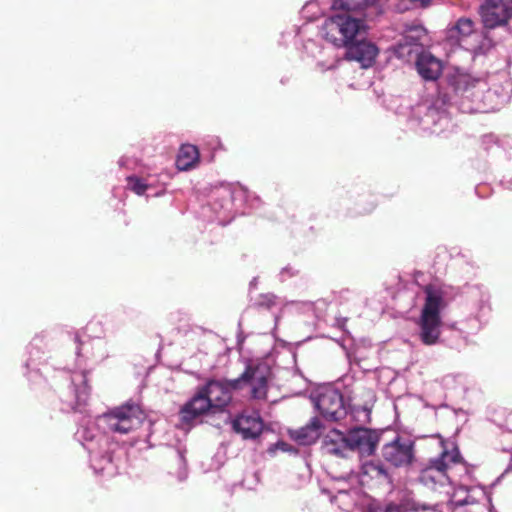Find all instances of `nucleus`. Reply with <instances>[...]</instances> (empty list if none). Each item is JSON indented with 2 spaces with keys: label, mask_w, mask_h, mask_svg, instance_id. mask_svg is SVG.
<instances>
[{
  "label": "nucleus",
  "mask_w": 512,
  "mask_h": 512,
  "mask_svg": "<svg viewBox=\"0 0 512 512\" xmlns=\"http://www.w3.org/2000/svg\"><path fill=\"white\" fill-rule=\"evenodd\" d=\"M144 415L137 405H124L92 420L84 419L75 436L87 450L90 465L99 475L113 476L117 472L105 433L128 434L139 428Z\"/></svg>",
  "instance_id": "obj_1"
},
{
  "label": "nucleus",
  "mask_w": 512,
  "mask_h": 512,
  "mask_svg": "<svg viewBox=\"0 0 512 512\" xmlns=\"http://www.w3.org/2000/svg\"><path fill=\"white\" fill-rule=\"evenodd\" d=\"M510 84L499 91L490 89L484 80L460 76L456 82V92L462 98L460 110L464 113H487L500 109L510 98Z\"/></svg>",
  "instance_id": "obj_2"
},
{
  "label": "nucleus",
  "mask_w": 512,
  "mask_h": 512,
  "mask_svg": "<svg viewBox=\"0 0 512 512\" xmlns=\"http://www.w3.org/2000/svg\"><path fill=\"white\" fill-rule=\"evenodd\" d=\"M360 7L361 4L356 0H334L332 8L339 13L325 20L322 27L323 37L334 46L342 47L356 36L364 34V21L353 15Z\"/></svg>",
  "instance_id": "obj_3"
},
{
  "label": "nucleus",
  "mask_w": 512,
  "mask_h": 512,
  "mask_svg": "<svg viewBox=\"0 0 512 512\" xmlns=\"http://www.w3.org/2000/svg\"><path fill=\"white\" fill-rule=\"evenodd\" d=\"M425 302L419 319V337L425 345H434L441 334V312L454 298L446 285L431 284L425 287Z\"/></svg>",
  "instance_id": "obj_4"
},
{
  "label": "nucleus",
  "mask_w": 512,
  "mask_h": 512,
  "mask_svg": "<svg viewBox=\"0 0 512 512\" xmlns=\"http://www.w3.org/2000/svg\"><path fill=\"white\" fill-rule=\"evenodd\" d=\"M441 444L443 446L441 454L431 459L420 471L419 481L430 488L452 483L454 479V466L460 463L461 460L457 447L451 444V450H449L443 441Z\"/></svg>",
  "instance_id": "obj_5"
},
{
  "label": "nucleus",
  "mask_w": 512,
  "mask_h": 512,
  "mask_svg": "<svg viewBox=\"0 0 512 512\" xmlns=\"http://www.w3.org/2000/svg\"><path fill=\"white\" fill-rule=\"evenodd\" d=\"M212 199L211 206L217 214L222 210L229 212L233 206L241 207L245 204L255 208L260 202L258 196L242 185H223L214 190Z\"/></svg>",
  "instance_id": "obj_6"
},
{
  "label": "nucleus",
  "mask_w": 512,
  "mask_h": 512,
  "mask_svg": "<svg viewBox=\"0 0 512 512\" xmlns=\"http://www.w3.org/2000/svg\"><path fill=\"white\" fill-rule=\"evenodd\" d=\"M310 398L321 416L328 421H339L347 415L342 394L332 387H319L311 393Z\"/></svg>",
  "instance_id": "obj_7"
},
{
  "label": "nucleus",
  "mask_w": 512,
  "mask_h": 512,
  "mask_svg": "<svg viewBox=\"0 0 512 512\" xmlns=\"http://www.w3.org/2000/svg\"><path fill=\"white\" fill-rule=\"evenodd\" d=\"M213 411H223L233 400V393L241 390V380L211 379L203 385Z\"/></svg>",
  "instance_id": "obj_8"
},
{
  "label": "nucleus",
  "mask_w": 512,
  "mask_h": 512,
  "mask_svg": "<svg viewBox=\"0 0 512 512\" xmlns=\"http://www.w3.org/2000/svg\"><path fill=\"white\" fill-rule=\"evenodd\" d=\"M381 453L383 459L391 466L408 467L415 460V443L409 438L396 436L383 445Z\"/></svg>",
  "instance_id": "obj_9"
},
{
  "label": "nucleus",
  "mask_w": 512,
  "mask_h": 512,
  "mask_svg": "<svg viewBox=\"0 0 512 512\" xmlns=\"http://www.w3.org/2000/svg\"><path fill=\"white\" fill-rule=\"evenodd\" d=\"M412 53L417 54L416 68L419 75L425 80H436L442 72V64L439 59L429 52L418 53V46L410 43H399L396 54L399 58H406Z\"/></svg>",
  "instance_id": "obj_10"
},
{
  "label": "nucleus",
  "mask_w": 512,
  "mask_h": 512,
  "mask_svg": "<svg viewBox=\"0 0 512 512\" xmlns=\"http://www.w3.org/2000/svg\"><path fill=\"white\" fill-rule=\"evenodd\" d=\"M482 500H486L488 505V512H496L492 504L490 492L483 486H460L453 492L449 502L446 504V512H455L457 509L473 505Z\"/></svg>",
  "instance_id": "obj_11"
},
{
  "label": "nucleus",
  "mask_w": 512,
  "mask_h": 512,
  "mask_svg": "<svg viewBox=\"0 0 512 512\" xmlns=\"http://www.w3.org/2000/svg\"><path fill=\"white\" fill-rule=\"evenodd\" d=\"M449 37L455 39L466 50L474 53H481L483 46L480 44L482 35L475 28V23L466 17L457 20L449 30Z\"/></svg>",
  "instance_id": "obj_12"
},
{
  "label": "nucleus",
  "mask_w": 512,
  "mask_h": 512,
  "mask_svg": "<svg viewBox=\"0 0 512 512\" xmlns=\"http://www.w3.org/2000/svg\"><path fill=\"white\" fill-rule=\"evenodd\" d=\"M479 12L487 28L505 25L512 16V8L505 0H484Z\"/></svg>",
  "instance_id": "obj_13"
},
{
  "label": "nucleus",
  "mask_w": 512,
  "mask_h": 512,
  "mask_svg": "<svg viewBox=\"0 0 512 512\" xmlns=\"http://www.w3.org/2000/svg\"><path fill=\"white\" fill-rule=\"evenodd\" d=\"M237 380H241V389L245 386L250 389V397L255 400H264L268 391V371L264 367L248 366Z\"/></svg>",
  "instance_id": "obj_14"
},
{
  "label": "nucleus",
  "mask_w": 512,
  "mask_h": 512,
  "mask_svg": "<svg viewBox=\"0 0 512 512\" xmlns=\"http://www.w3.org/2000/svg\"><path fill=\"white\" fill-rule=\"evenodd\" d=\"M213 411L203 386L199 387L195 395L186 402L179 412L182 424H190L199 416Z\"/></svg>",
  "instance_id": "obj_15"
},
{
  "label": "nucleus",
  "mask_w": 512,
  "mask_h": 512,
  "mask_svg": "<svg viewBox=\"0 0 512 512\" xmlns=\"http://www.w3.org/2000/svg\"><path fill=\"white\" fill-rule=\"evenodd\" d=\"M378 435L376 432L358 428L348 433L349 451H357L361 456L372 455L378 443Z\"/></svg>",
  "instance_id": "obj_16"
},
{
  "label": "nucleus",
  "mask_w": 512,
  "mask_h": 512,
  "mask_svg": "<svg viewBox=\"0 0 512 512\" xmlns=\"http://www.w3.org/2000/svg\"><path fill=\"white\" fill-rule=\"evenodd\" d=\"M446 102L443 98H437L434 103L427 107V111L422 118V124L433 133H441L450 124Z\"/></svg>",
  "instance_id": "obj_17"
},
{
  "label": "nucleus",
  "mask_w": 512,
  "mask_h": 512,
  "mask_svg": "<svg viewBox=\"0 0 512 512\" xmlns=\"http://www.w3.org/2000/svg\"><path fill=\"white\" fill-rule=\"evenodd\" d=\"M346 58L360 63L362 68H369L375 62L378 55V48L375 44L368 41H359L347 45Z\"/></svg>",
  "instance_id": "obj_18"
},
{
  "label": "nucleus",
  "mask_w": 512,
  "mask_h": 512,
  "mask_svg": "<svg viewBox=\"0 0 512 512\" xmlns=\"http://www.w3.org/2000/svg\"><path fill=\"white\" fill-rule=\"evenodd\" d=\"M233 429L245 439H253L260 435L263 422L257 414H241L232 422Z\"/></svg>",
  "instance_id": "obj_19"
},
{
  "label": "nucleus",
  "mask_w": 512,
  "mask_h": 512,
  "mask_svg": "<svg viewBox=\"0 0 512 512\" xmlns=\"http://www.w3.org/2000/svg\"><path fill=\"white\" fill-rule=\"evenodd\" d=\"M127 180V188L134 192L135 194L142 196V195H152V196H160L164 193V188H160L158 191H155L151 194L148 192L153 191L156 188L157 180L152 175L147 176H138L136 174H133L131 176H128L126 178Z\"/></svg>",
  "instance_id": "obj_20"
},
{
  "label": "nucleus",
  "mask_w": 512,
  "mask_h": 512,
  "mask_svg": "<svg viewBox=\"0 0 512 512\" xmlns=\"http://www.w3.org/2000/svg\"><path fill=\"white\" fill-rule=\"evenodd\" d=\"M323 448L326 453L346 457L349 452L348 433L344 434L336 429L329 431L324 437Z\"/></svg>",
  "instance_id": "obj_21"
},
{
  "label": "nucleus",
  "mask_w": 512,
  "mask_h": 512,
  "mask_svg": "<svg viewBox=\"0 0 512 512\" xmlns=\"http://www.w3.org/2000/svg\"><path fill=\"white\" fill-rule=\"evenodd\" d=\"M76 354L78 358L92 359L96 362L102 361L108 357L107 343L102 339H93L80 343L77 346Z\"/></svg>",
  "instance_id": "obj_22"
},
{
  "label": "nucleus",
  "mask_w": 512,
  "mask_h": 512,
  "mask_svg": "<svg viewBox=\"0 0 512 512\" xmlns=\"http://www.w3.org/2000/svg\"><path fill=\"white\" fill-rule=\"evenodd\" d=\"M87 374L84 370L74 372L72 375V387L74 392L75 401L72 405L73 410L81 411L89 398L90 389L87 385Z\"/></svg>",
  "instance_id": "obj_23"
},
{
  "label": "nucleus",
  "mask_w": 512,
  "mask_h": 512,
  "mask_svg": "<svg viewBox=\"0 0 512 512\" xmlns=\"http://www.w3.org/2000/svg\"><path fill=\"white\" fill-rule=\"evenodd\" d=\"M321 432L322 423L317 417H314L309 424L296 431L295 439L302 445H310L319 438Z\"/></svg>",
  "instance_id": "obj_24"
},
{
  "label": "nucleus",
  "mask_w": 512,
  "mask_h": 512,
  "mask_svg": "<svg viewBox=\"0 0 512 512\" xmlns=\"http://www.w3.org/2000/svg\"><path fill=\"white\" fill-rule=\"evenodd\" d=\"M199 152L196 146L191 144L183 145L177 156L176 164L179 170H189L197 163Z\"/></svg>",
  "instance_id": "obj_25"
},
{
  "label": "nucleus",
  "mask_w": 512,
  "mask_h": 512,
  "mask_svg": "<svg viewBox=\"0 0 512 512\" xmlns=\"http://www.w3.org/2000/svg\"><path fill=\"white\" fill-rule=\"evenodd\" d=\"M362 473L370 478L386 477L387 472L384 466L380 463L367 461L363 462L361 467Z\"/></svg>",
  "instance_id": "obj_26"
},
{
  "label": "nucleus",
  "mask_w": 512,
  "mask_h": 512,
  "mask_svg": "<svg viewBox=\"0 0 512 512\" xmlns=\"http://www.w3.org/2000/svg\"><path fill=\"white\" fill-rule=\"evenodd\" d=\"M257 305L259 307H264V308H267V309H271L275 306H278V305H281L280 301L277 299L276 296L272 295V294H265V295H261L258 302H257Z\"/></svg>",
  "instance_id": "obj_27"
},
{
  "label": "nucleus",
  "mask_w": 512,
  "mask_h": 512,
  "mask_svg": "<svg viewBox=\"0 0 512 512\" xmlns=\"http://www.w3.org/2000/svg\"><path fill=\"white\" fill-rule=\"evenodd\" d=\"M178 455H179V465H180L178 479L182 481V480L186 479V477H187V469H186V463H185L183 454L181 452H179Z\"/></svg>",
  "instance_id": "obj_28"
},
{
  "label": "nucleus",
  "mask_w": 512,
  "mask_h": 512,
  "mask_svg": "<svg viewBox=\"0 0 512 512\" xmlns=\"http://www.w3.org/2000/svg\"><path fill=\"white\" fill-rule=\"evenodd\" d=\"M294 273L291 271L290 268H284L281 272V277H282V280H285L286 279V275L288 277L292 276Z\"/></svg>",
  "instance_id": "obj_29"
},
{
  "label": "nucleus",
  "mask_w": 512,
  "mask_h": 512,
  "mask_svg": "<svg viewBox=\"0 0 512 512\" xmlns=\"http://www.w3.org/2000/svg\"><path fill=\"white\" fill-rule=\"evenodd\" d=\"M129 159L126 157H121L118 161L120 167H129Z\"/></svg>",
  "instance_id": "obj_30"
},
{
  "label": "nucleus",
  "mask_w": 512,
  "mask_h": 512,
  "mask_svg": "<svg viewBox=\"0 0 512 512\" xmlns=\"http://www.w3.org/2000/svg\"><path fill=\"white\" fill-rule=\"evenodd\" d=\"M462 466V469H465V466L462 465V459L460 460V463L457 464V466ZM456 467V465L454 466V468Z\"/></svg>",
  "instance_id": "obj_31"
},
{
  "label": "nucleus",
  "mask_w": 512,
  "mask_h": 512,
  "mask_svg": "<svg viewBox=\"0 0 512 512\" xmlns=\"http://www.w3.org/2000/svg\"><path fill=\"white\" fill-rule=\"evenodd\" d=\"M278 319H279V316H278V315H275V322H276V323L278 322Z\"/></svg>",
  "instance_id": "obj_32"
}]
</instances>
